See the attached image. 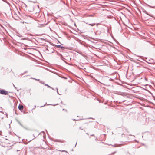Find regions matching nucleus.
I'll return each instance as SVG.
<instances>
[{"mask_svg": "<svg viewBox=\"0 0 155 155\" xmlns=\"http://www.w3.org/2000/svg\"><path fill=\"white\" fill-rule=\"evenodd\" d=\"M0 93L3 95H7L8 94V92L5 90L0 88Z\"/></svg>", "mask_w": 155, "mask_h": 155, "instance_id": "obj_1", "label": "nucleus"}, {"mask_svg": "<svg viewBox=\"0 0 155 155\" xmlns=\"http://www.w3.org/2000/svg\"><path fill=\"white\" fill-rule=\"evenodd\" d=\"M18 108L20 110H22L23 109V106L22 105H19Z\"/></svg>", "mask_w": 155, "mask_h": 155, "instance_id": "obj_2", "label": "nucleus"}, {"mask_svg": "<svg viewBox=\"0 0 155 155\" xmlns=\"http://www.w3.org/2000/svg\"><path fill=\"white\" fill-rule=\"evenodd\" d=\"M56 47L57 48H63V47L61 45H56Z\"/></svg>", "mask_w": 155, "mask_h": 155, "instance_id": "obj_3", "label": "nucleus"}, {"mask_svg": "<svg viewBox=\"0 0 155 155\" xmlns=\"http://www.w3.org/2000/svg\"><path fill=\"white\" fill-rule=\"evenodd\" d=\"M89 25H91V26H93V25H94H94H92V24H89Z\"/></svg>", "mask_w": 155, "mask_h": 155, "instance_id": "obj_4", "label": "nucleus"}, {"mask_svg": "<svg viewBox=\"0 0 155 155\" xmlns=\"http://www.w3.org/2000/svg\"><path fill=\"white\" fill-rule=\"evenodd\" d=\"M80 129H81V127H80Z\"/></svg>", "mask_w": 155, "mask_h": 155, "instance_id": "obj_5", "label": "nucleus"}]
</instances>
